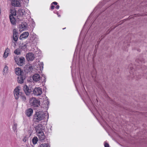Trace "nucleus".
I'll use <instances>...</instances> for the list:
<instances>
[{
    "instance_id": "1",
    "label": "nucleus",
    "mask_w": 147,
    "mask_h": 147,
    "mask_svg": "<svg viewBox=\"0 0 147 147\" xmlns=\"http://www.w3.org/2000/svg\"><path fill=\"white\" fill-rule=\"evenodd\" d=\"M47 116V119L49 118V114L47 112L44 113L42 111H38L36 112L34 114L33 120L36 123H39L42 121H44L45 117Z\"/></svg>"
},
{
    "instance_id": "2",
    "label": "nucleus",
    "mask_w": 147,
    "mask_h": 147,
    "mask_svg": "<svg viewBox=\"0 0 147 147\" xmlns=\"http://www.w3.org/2000/svg\"><path fill=\"white\" fill-rule=\"evenodd\" d=\"M29 102L30 105L34 107H38L40 105V101L35 98H31Z\"/></svg>"
},
{
    "instance_id": "3",
    "label": "nucleus",
    "mask_w": 147,
    "mask_h": 147,
    "mask_svg": "<svg viewBox=\"0 0 147 147\" xmlns=\"http://www.w3.org/2000/svg\"><path fill=\"white\" fill-rule=\"evenodd\" d=\"M38 40V38L36 34L33 33L30 39L29 42L31 43L30 45L32 46L36 43Z\"/></svg>"
},
{
    "instance_id": "4",
    "label": "nucleus",
    "mask_w": 147,
    "mask_h": 147,
    "mask_svg": "<svg viewBox=\"0 0 147 147\" xmlns=\"http://www.w3.org/2000/svg\"><path fill=\"white\" fill-rule=\"evenodd\" d=\"M20 87L18 86L16 87L13 91V93L16 99H18L20 96L22 94V93L20 92Z\"/></svg>"
},
{
    "instance_id": "5",
    "label": "nucleus",
    "mask_w": 147,
    "mask_h": 147,
    "mask_svg": "<svg viewBox=\"0 0 147 147\" xmlns=\"http://www.w3.org/2000/svg\"><path fill=\"white\" fill-rule=\"evenodd\" d=\"M14 60L17 64L18 65L20 66L22 65L25 61V59L23 57L19 58L15 57L14 58Z\"/></svg>"
},
{
    "instance_id": "6",
    "label": "nucleus",
    "mask_w": 147,
    "mask_h": 147,
    "mask_svg": "<svg viewBox=\"0 0 147 147\" xmlns=\"http://www.w3.org/2000/svg\"><path fill=\"white\" fill-rule=\"evenodd\" d=\"M36 133L37 136L40 140H43L45 138V136L44 132L42 130H37Z\"/></svg>"
},
{
    "instance_id": "7",
    "label": "nucleus",
    "mask_w": 147,
    "mask_h": 147,
    "mask_svg": "<svg viewBox=\"0 0 147 147\" xmlns=\"http://www.w3.org/2000/svg\"><path fill=\"white\" fill-rule=\"evenodd\" d=\"M42 93V89L40 87L35 88L33 90V94L37 96L40 95Z\"/></svg>"
},
{
    "instance_id": "8",
    "label": "nucleus",
    "mask_w": 147,
    "mask_h": 147,
    "mask_svg": "<svg viewBox=\"0 0 147 147\" xmlns=\"http://www.w3.org/2000/svg\"><path fill=\"white\" fill-rule=\"evenodd\" d=\"M27 27V25L26 22H23L20 24L19 26V31L21 32L23 31L26 30Z\"/></svg>"
},
{
    "instance_id": "9",
    "label": "nucleus",
    "mask_w": 147,
    "mask_h": 147,
    "mask_svg": "<svg viewBox=\"0 0 147 147\" xmlns=\"http://www.w3.org/2000/svg\"><path fill=\"white\" fill-rule=\"evenodd\" d=\"M42 78L40 75L38 74H34L32 76L33 80L36 82H40Z\"/></svg>"
},
{
    "instance_id": "10",
    "label": "nucleus",
    "mask_w": 147,
    "mask_h": 147,
    "mask_svg": "<svg viewBox=\"0 0 147 147\" xmlns=\"http://www.w3.org/2000/svg\"><path fill=\"white\" fill-rule=\"evenodd\" d=\"M18 13L21 16H27V14H29L30 13L29 10L27 9H20L18 10Z\"/></svg>"
},
{
    "instance_id": "11",
    "label": "nucleus",
    "mask_w": 147,
    "mask_h": 147,
    "mask_svg": "<svg viewBox=\"0 0 147 147\" xmlns=\"http://www.w3.org/2000/svg\"><path fill=\"white\" fill-rule=\"evenodd\" d=\"M11 3L13 6L20 7L21 6V0H12Z\"/></svg>"
},
{
    "instance_id": "12",
    "label": "nucleus",
    "mask_w": 147,
    "mask_h": 147,
    "mask_svg": "<svg viewBox=\"0 0 147 147\" xmlns=\"http://www.w3.org/2000/svg\"><path fill=\"white\" fill-rule=\"evenodd\" d=\"M26 58L28 61H33L34 59V54L31 53H29L26 55Z\"/></svg>"
},
{
    "instance_id": "13",
    "label": "nucleus",
    "mask_w": 147,
    "mask_h": 147,
    "mask_svg": "<svg viewBox=\"0 0 147 147\" xmlns=\"http://www.w3.org/2000/svg\"><path fill=\"white\" fill-rule=\"evenodd\" d=\"M29 35V33L27 32H25L22 33L20 35L19 39L20 40H23L28 38Z\"/></svg>"
},
{
    "instance_id": "14",
    "label": "nucleus",
    "mask_w": 147,
    "mask_h": 147,
    "mask_svg": "<svg viewBox=\"0 0 147 147\" xmlns=\"http://www.w3.org/2000/svg\"><path fill=\"white\" fill-rule=\"evenodd\" d=\"M9 18L11 23L13 25L16 24L17 17H14L12 16H9Z\"/></svg>"
},
{
    "instance_id": "15",
    "label": "nucleus",
    "mask_w": 147,
    "mask_h": 147,
    "mask_svg": "<svg viewBox=\"0 0 147 147\" xmlns=\"http://www.w3.org/2000/svg\"><path fill=\"white\" fill-rule=\"evenodd\" d=\"M33 113V110L32 109L29 108L27 109L26 111V115L30 117L31 116Z\"/></svg>"
},
{
    "instance_id": "16",
    "label": "nucleus",
    "mask_w": 147,
    "mask_h": 147,
    "mask_svg": "<svg viewBox=\"0 0 147 147\" xmlns=\"http://www.w3.org/2000/svg\"><path fill=\"white\" fill-rule=\"evenodd\" d=\"M25 70L27 72H30L33 69L32 66L31 65H26L24 67Z\"/></svg>"
},
{
    "instance_id": "17",
    "label": "nucleus",
    "mask_w": 147,
    "mask_h": 147,
    "mask_svg": "<svg viewBox=\"0 0 147 147\" xmlns=\"http://www.w3.org/2000/svg\"><path fill=\"white\" fill-rule=\"evenodd\" d=\"M15 73L18 76L22 75L23 73V72L21 70L20 68H16L15 69Z\"/></svg>"
},
{
    "instance_id": "18",
    "label": "nucleus",
    "mask_w": 147,
    "mask_h": 147,
    "mask_svg": "<svg viewBox=\"0 0 147 147\" xmlns=\"http://www.w3.org/2000/svg\"><path fill=\"white\" fill-rule=\"evenodd\" d=\"M10 52V51L9 49L8 48H7L5 50V51L3 55V57L4 58H6L8 57Z\"/></svg>"
},
{
    "instance_id": "19",
    "label": "nucleus",
    "mask_w": 147,
    "mask_h": 147,
    "mask_svg": "<svg viewBox=\"0 0 147 147\" xmlns=\"http://www.w3.org/2000/svg\"><path fill=\"white\" fill-rule=\"evenodd\" d=\"M19 76L18 78V81L19 83L21 84L23 82L24 80V78L22 75L18 76Z\"/></svg>"
},
{
    "instance_id": "20",
    "label": "nucleus",
    "mask_w": 147,
    "mask_h": 147,
    "mask_svg": "<svg viewBox=\"0 0 147 147\" xmlns=\"http://www.w3.org/2000/svg\"><path fill=\"white\" fill-rule=\"evenodd\" d=\"M24 88L25 93L27 95H28L31 91V90L29 89L28 86L26 85L24 86Z\"/></svg>"
},
{
    "instance_id": "21",
    "label": "nucleus",
    "mask_w": 147,
    "mask_h": 147,
    "mask_svg": "<svg viewBox=\"0 0 147 147\" xmlns=\"http://www.w3.org/2000/svg\"><path fill=\"white\" fill-rule=\"evenodd\" d=\"M16 11L15 9H11V14L9 16H12L13 17H17Z\"/></svg>"
},
{
    "instance_id": "22",
    "label": "nucleus",
    "mask_w": 147,
    "mask_h": 147,
    "mask_svg": "<svg viewBox=\"0 0 147 147\" xmlns=\"http://www.w3.org/2000/svg\"><path fill=\"white\" fill-rule=\"evenodd\" d=\"M18 35H13V40L15 41V42H13L14 45V47H15L16 46V42L18 40Z\"/></svg>"
},
{
    "instance_id": "23",
    "label": "nucleus",
    "mask_w": 147,
    "mask_h": 147,
    "mask_svg": "<svg viewBox=\"0 0 147 147\" xmlns=\"http://www.w3.org/2000/svg\"><path fill=\"white\" fill-rule=\"evenodd\" d=\"M8 70V67L7 65H5L4 68L3 69V75H6L7 72Z\"/></svg>"
},
{
    "instance_id": "24",
    "label": "nucleus",
    "mask_w": 147,
    "mask_h": 147,
    "mask_svg": "<svg viewBox=\"0 0 147 147\" xmlns=\"http://www.w3.org/2000/svg\"><path fill=\"white\" fill-rule=\"evenodd\" d=\"M38 141V139L36 137H34L32 139V142L34 144H37Z\"/></svg>"
},
{
    "instance_id": "25",
    "label": "nucleus",
    "mask_w": 147,
    "mask_h": 147,
    "mask_svg": "<svg viewBox=\"0 0 147 147\" xmlns=\"http://www.w3.org/2000/svg\"><path fill=\"white\" fill-rule=\"evenodd\" d=\"M42 126L41 124H38L37 126L35 127V129L36 132L37 130H41V129L42 128Z\"/></svg>"
},
{
    "instance_id": "26",
    "label": "nucleus",
    "mask_w": 147,
    "mask_h": 147,
    "mask_svg": "<svg viewBox=\"0 0 147 147\" xmlns=\"http://www.w3.org/2000/svg\"><path fill=\"white\" fill-rule=\"evenodd\" d=\"M39 67L40 68V70L41 71L43 70V63L42 62H40L38 64Z\"/></svg>"
},
{
    "instance_id": "27",
    "label": "nucleus",
    "mask_w": 147,
    "mask_h": 147,
    "mask_svg": "<svg viewBox=\"0 0 147 147\" xmlns=\"http://www.w3.org/2000/svg\"><path fill=\"white\" fill-rule=\"evenodd\" d=\"M39 147H50V146L48 144L44 143L40 144Z\"/></svg>"
},
{
    "instance_id": "28",
    "label": "nucleus",
    "mask_w": 147,
    "mask_h": 147,
    "mask_svg": "<svg viewBox=\"0 0 147 147\" xmlns=\"http://www.w3.org/2000/svg\"><path fill=\"white\" fill-rule=\"evenodd\" d=\"M14 53L17 55H19L20 54V50L19 49H16L14 51Z\"/></svg>"
},
{
    "instance_id": "29",
    "label": "nucleus",
    "mask_w": 147,
    "mask_h": 147,
    "mask_svg": "<svg viewBox=\"0 0 147 147\" xmlns=\"http://www.w3.org/2000/svg\"><path fill=\"white\" fill-rule=\"evenodd\" d=\"M17 125L16 123H15L13 124V130L14 131L17 132Z\"/></svg>"
},
{
    "instance_id": "30",
    "label": "nucleus",
    "mask_w": 147,
    "mask_h": 147,
    "mask_svg": "<svg viewBox=\"0 0 147 147\" xmlns=\"http://www.w3.org/2000/svg\"><path fill=\"white\" fill-rule=\"evenodd\" d=\"M21 99L23 101H25L26 100V98L25 96L23 95L22 94L20 96Z\"/></svg>"
},
{
    "instance_id": "31",
    "label": "nucleus",
    "mask_w": 147,
    "mask_h": 147,
    "mask_svg": "<svg viewBox=\"0 0 147 147\" xmlns=\"http://www.w3.org/2000/svg\"><path fill=\"white\" fill-rule=\"evenodd\" d=\"M18 32L16 31V29H14L13 30V35H17Z\"/></svg>"
},
{
    "instance_id": "32",
    "label": "nucleus",
    "mask_w": 147,
    "mask_h": 147,
    "mask_svg": "<svg viewBox=\"0 0 147 147\" xmlns=\"http://www.w3.org/2000/svg\"><path fill=\"white\" fill-rule=\"evenodd\" d=\"M105 147H109V144L105 142Z\"/></svg>"
},
{
    "instance_id": "33",
    "label": "nucleus",
    "mask_w": 147,
    "mask_h": 147,
    "mask_svg": "<svg viewBox=\"0 0 147 147\" xmlns=\"http://www.w3.org/2000/svg\"><path fill=\"white\" fill-rule=\"evenodd\" d=\"M51 9H53L55 7L54 6L52 5V4H51Z\"/></svg>"
},
{
    "instance_id": "34",
    "label": "nucleus",
    "mask_w": 147,
    "mask_h": 147,
    "mask_svg": "<svg viewBox=\"0 0 147 147\" xmlns=\"http://www.w3.org/2000/svg\"><path fill=\"white\" fill-rule=\"evenodd\" d=\"M52 4H53L55 5H57V3L56 2H53L52 3Z\"/></svg>"
},
{
    "instance_id": "35",
    "label": "nucleus",
    "mask_w": 147,
    "mask_h": 147,
    "mask_svg": "<svg viewBox=\"0 0 147 147\" xmlns=\"http://www.w3.org/2000/svg\"><path fill=\"white\" fill-rule=\"evenodd\" d=\"M59 5H57L56 7V8L57 9H59Z\"/></svg>"
},
{
    "instance_id": "36",
    "label": "nucleus",
    "mask_w": 147,
    "mask_h": 147,
    "mask_svg": "<svg viewBox=\"0 0 147 147\" xmlns=\"http://www.w3.org/2000/svg\"><path fill=\"white\" fill-rule=\"evenodd\" d=\"M23 141L24 142H25L26 141V140L25 139V138H23Z\"/></svg>"
},
{
    "instance_id": "37",
    "label": "nucleus",
    "mask_w": 147,
    "mask_h": 147,
    "mask_svg": "<svg viewBox=\"0 0 147 147\" xmlns=\"http://www.w3.org/2000/svg\"><path fill=\"white\" fill-rule=\"evenodd\" d=\"M57 15H58V16L59 17H60V15H59V14H58V13H57Z\"/></svg>"
},
{
    "instance_id": "38",
    "label": "nucleus",
    "mask_w": 147,
    "mask_h": 147,
    "mask_svg": "<svg viewBox=\"0 0 147 147\" xmlns=\"http://www.w3.org/2000/svg\"><path fill=\"white\" fill-rule=\"evenodd\" d=\"M29 1V0H26V1H26V2H27L28 1Z\"/></svg>"
}]
</instances>
